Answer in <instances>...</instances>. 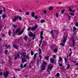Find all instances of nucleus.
Returning <instances> with one entry per match:
<instances>
[{"mask_svg":"<svg viewBox=\"0 0 78 78\" xmlns=\"http://www.w3.org/2000/svg\"><path fill=\"white\" fill-rule=\"evenodd\" d=\"M37 28V25H36L34 27H32L31 28V27H29L27 29L28 31H29L31 30V31H34V30H36Z\"/></svg>","mask_w":78,"mask_h":78,"instance_id":"obj_1","label":"nucleus"},{"mask_svg":"<svg viewBox=\"0 0 78 78\" xmlns=\"http://www.w3.org/2000/svg\"><path fill=\"white\" fill-rule=\"evenodd\" d=\"M35 36L36 35H35V34H33L31 31H30V34H29V36L30 37H33V38H32V40H34V39H35Z\"/></svg>","mask_w":78,"mask_h":78,"instance_id":"obj_2","label":"nucleus"},{"mask_svg":"<svg viewBox=\"0 0 78 78\" xmlns=\"http://www.w3.org/2000/svg\"><path fill=\"white\" fill-rule=\"evenodd\" d=\"M21 53V52H19V54H17L16 55H14V59L15 60H16L17 58H19V57H20V55Z\"/></svg>","mask_w":78,"mask_h":78,"instance_id":"obj_3","label":"nucleus"},{"mask_svg":"<svg viewBox=\"0 0 78 78\" xmlns=\"http://www.w3.org/2000/svg\"><path fill=\"white\" fill-rule=\"evenodd\" d=\"M71 41H72L73 42V47H75V40L74 39V38L73 37H71Z\"/></svg>","mask_w":78,"mask_h":78,"instance_id":"obj_4","label":"nucleus"},{"mask_svg":"<svg viewBox=\"0 0 78 78\" xmlns=\"http://www.w3.org/2000/svg\"><path fill=\"white\" fill-rule=\"evenodd\" d=\"M9 74V72L8 71H6L5 73H3V75L5 78H7L8 76V75Z\"/></svg>","mask_w":78,"mask_h":78,"instance_id":"obj_5","label":"nucleus"},{"mask_svg":"<svg viewBox=\"0 0 78 78\" xmlns=\"http://www.w3.org/2000/svg\"><path fill=\"white\" fill-rule=\"evenodd\" d=\"M53 67V66L52 64H51L50 63L49 65L48 66V69H49L52 70Z\"/></svg>","mask_w":78,"mask_h":78,"instance_id":"obj_6","label":"nucleus"},{"mask_svg":"<svg viewBox=\"0 0 78 78\" xmlns=\"http://www.w3.org/2000/svg\"><path fill=\"white\" fill-rule=\"evenodd\" d=\"M41 67V70H45V66L43 64H42Z\"/></svg>","mask_w":78,"mask_h":78,"instance_id":"obj_7","label":"nucleus"},{"mask_svg":"<svg viewBox=\"0 0 78 78\" xmlns=\"http://www.w3.org/2000/svg\"><path fill=\"white\" fill-rule=\"evenodd\" d=\"M68 9L69 10V12H75V10H73V11H72V9L70 7H68Z\"/></svg>","mask_w":78,"mask_h":78,"instance_id":"obj_8","label":"nucleus"},{"mask_svg":"<svg viewBox=\"0 0 78 78\" xmlns=\"http://www.w3.org/2000/svg\"><path fill=\"white\" fill-rule=\"evenodd\" d=\"M18 18H19V17L17 16L14 19H12L13 22H16V21L18 20Z\"/></svg>","mask_w":78,"mask_h":78,"instance_id":"obj_9","label":"nucleus"},{"mask_svg":"<svg viewBox=\"0 0 78 78\" xmlns=\"http://www.w3.org/2000/svg\"><path fill=\"white\" fill-rule=\"evenodd\" d=\"M50 33H51L52 37H53V38H54V34H53V30H51Z\"/></svg>","mask_w":78,"mask_h":78,"instance_id":"obj_10","label":"nucleus"},{"mask_svg":"<svg viewBox=\"0 0 78 78\" xmlns=\"http://www.w3.org/2000/svg\"><path fill=\"white\" fill-rule=\"evenodd\" d=\"M67 37L66 36V37L64 39L63 41H62L63 44H65V43H66V41H67Z\"/></svg>","mask_w":78,"mask_h":78,"instance_id":"obj_11","label":"nucleus"},{"mask_svg":"<svg viewBox=\"0 0 78 78\" xmlns=\"http://www.w3.org/2000/svg\"><path fill=\"white\" fill-rule=\"evenodd\" d=\"M24 31V30L23 29L22 30V31H20L18 33V35L20 36V35H21L22 34H23V32Z\"/></svg>","mask_w":78,"mask_h":78,"instance_id":"obj_12","label":"nucleus"},{"mask_svg":"<svg viewBox=\"0 0 78 78\" xmlns=\"http://www.w3.org/2000/svg\"><path fill=\"white\" fill-rule=\"evenodd\" d=\"M33 66V62L32 61H31L30 62L29 64V67H31L32 66Z\"/></svg>","mask_w":78,"mask_h":78,"instance_id":"obj_13","label":"nucleus"},{"mask_svg":"<svg viewBox=\"0 0 78 78\" xmlns=\"http://www.w3.org/2000/svg\"><path fill=\"white\" fill-rule=\"evenodd\" d=\"M21 61H22V63H23L25 62H27V60L25 59V58H22L21 59Z\"/></svg>","mask_w":78,"mask_h":78,"instance_id":"obj_14","label":"nucleus"},{"mask_svg":"<svg viewBox=\"0 0 78 78\" xmlns=\"http://www.w3.org/2000/svg\"><path fill=\"white\" fill-rule=\"evenodd\" d=\"M31 15L32 16V17H34V16H35V13L34 12H32L31 14Z\"/></svg>","mask_w":78,"mask_h":78,"instance_id":"obj_15","label":"nucleus"},{"mask_svg":"<svg viewBox=\"0 0 78 78\" xmlns=\"http://www.w3.org/2000/svg\"><path fill=\"white\" fill-rule=\"evenodd\" d=\"M50 61L51 63V64H53V63H54V60L53 59V58H51L50 59Z\"/></svg>","mask_w":78,"mask_h":78,"instance_id":"obj_16","label":"nucleus"},{"mask_svg":"<svg viewBox=\"0 0 78 78\" xmlns=\"http://www.w3.org/2000/svg\"><path fill=\"white\" fill-rule=\"evenodd\" d=\"M13 47L14 48H15V49L18 50V46L17 45H13Z\"/></svg>","mask_w":78,"mask_h":78,"instance_id":"obj_17","label":"nucleus"},{"mask_svg":"<svg viewBox=\"0 0 78 78\" xmlns=\"http://www.w3.org/2000/svg\"><path fill=\"white\" fill-rule=\"evenodd\" d=\"M73 32H74L76 30V28L75 27H73Z\"/></svg>","mask_w":78,"mask_h":78,"instance_id":"obj_18","label":"nucleus"},{"mask_svg":"<svg viewBox=\"0 0 78 78\" xmlns=\"http://www.w3.org/2000/svg\"><path fill=\"white\" fill-rule=\"evenodd\" d=\"M40 39H41V40H40V42H42V40H43V39H44V37L42 36H41Z\"/></svg>","mask_w":78,"mask_h":78,"instance_id":"obj_19","label":"nucleus"},{"mask_svg":"<svg viewBox=\"0 0 78 78\" xmlns=\"http://www.w3.org/2000/svg\"><path fill=\"white\" fill-rule=\"evenodd\" d=\"M24 39L25 40V41H27L28 38H27V35H25L24 37Z\"/></svg>","mask_w":78,"mask_h":78,"instance_id":"obj_20","label":"nucleus"},{"mask_svg":"<svg viewBox=\"0 0 78 78\" xmlns=\"http://www.w3.org/2000/svg\"><path fill=\"white\" fill-rule=\"evenodd\" d=\"M45 20H41L40 21V22L41 23H45Z\"/></svg>","mask_w":78,"mask_h":78,"instance_id":"obj_21","label":"nucleus"},{"mask_svg":"<svg viewBox=\"0 0 78 78\" xmlns=\"http://www.w3.org/2000/svg\"><path fill=\"white\" fill-rule=\"evenodd\" d=\"M58 49L57 48H55V49L54 50V51L55 53H57V52H58Z\"/></svg>","mask_w":78,"mask_h":78,"instance_id":"obj_22","label":"nucleus"},{"mask_svg":"<svg viewBox=\"0 0 78 78\" xmlns=\"http://www.w3.org/2000/svg\"><path fill=\"white\" fill-rule=\"evenodd\" d=\"M37 53H36L34 54V60L36 59V56H37Z\"/></svg>","mask_w":78,"mask_h":78,"instance_id":"obj_23","label":"nucleus"},{"mask_svg":"<svg viewBox=\"0 0 78 78\" xmlns=\"http://www.w3.org/2000/svg\"><path fill=\"white\" fill-rule=\"evenodd\" d=\"M20 30V28H18L16 30V33H18V32H19V31Z\"/></svg>","mask_w":78,"mask_h":78,"instance_id":"obj_24","label":"nucleus"},{"mask_svg":"<svg viewBox=\"0 0 78 78\" xmlns=\"http://www.w3.org/2000/svg\"><path fill=\"white\" fill-rule=\"evenodd\" d=\"M39 52L38 53V54L39 55H41L42 53V51H41V49L40 48H39Z\"/></svg>","mask_w":78,"mask_h":78,"instance_id":"obj_25","label":"nucleus"},{"mask_svg":"<svg viewBox=\"0 0 78 78\" xmlns=\"http://www.w3.org/2000/svg\"><path fill=\"white\" fill-rule=\"evenodd\" d=\"M43 65H44V66H46L47 64V63L46 62L44 61L43 62Z\"/></svg>","mask_w":78,"mask_h":78,"instance_id":"obj_26","label":"nucleus"},{"mask_svg":"<svg viewBox=\"0 0 78 78\" xmlns=\"http://www.w3.org/2000/svg\"><path fill=\"white\" fill-rule=\"evenodd\" d=\"M2 16L3 18V19H5V18L6 17V15L5 14H3L2 15Z\"/></svg>","mask_w":78,"mask_h":78,"instance_id":"obj_27","label":"nucleus"},{"mask_svg":"<svg viewBox=\"0 0 78 78\" xmlns=\"http://www.w3.org/2000/svg\"><path fill=\"white\" fill-rule=\"evenodd\" d=\"M56 76L57 77H59V76H60V74L59 73H58L56 74Z\"/></svg>","mask_w":78,"mask_h":78,"instance_id":"obj_28","label":"nucleus"},{"mask_svg":"<svg viewBox=\"0 0 78 78\" xmlns=\"http://www.w3.org/2000/svg\"><path fill=\"white\" fill-rule=\"evenodd\" d=\"M71 16H70V15H68V20H70V19H71L70 18H71Z\"/></svg>","mask_w":78,"mask_h":78,"instance_id":"obj_29","label":"nucleus"},{"mask_svg":"<svg viewBox=\"0 0 78 78\" xmlns=\"http://www.w3.org/2000/svg\"><path fill=\"white\" fill-rule=\"evenodd\" d=\"M23 57H25L26 56V52H23Z\"/></svg>","mask_w":78,"mask_h":78,"instance_id":"obj_30","label":"nucleus"},{"mask_svg":"<svg viewBox=\"0 0 78 78\" xmlns=\"http://www.w3.org/2000/svg\"><path fill=\"white\" fill-rule=\"evenodd\" d=\"M44 58L45 59H49V56H45Z\"/></svg>","mask_w":78,"mask_h":78,"instance_id":"obj_31","label":"nucleus"},{"mask_svg":"<svg viewBox=\"0 0 78 78\" xmlns=\"http://www.w3.org/2000/svg\"><path fill=\"white\" fill-rule=\"evenodd\" d=\"M17 17H18V19H19L20 20H22V17L21 16H17Z\"/></svg>","mask_w":78,"mask_h":78,"instance_id":"obj_32","label":"nucleus"},{"mask_svg":"<svg viewBox=\"0 0 78 78\" xmlns=\"http://www.w3.org/2000/svg\"><path fill=\"white\" fill-rule=\"evenodd\" d=\"M13 36H15V35H16V33H15L14 30H13Z\"/></svg>","mask_w":78,"mask_h":78,"instance_id":"obj_33","label":"nucleus"},{"mask_svg":"<svg viewBox=\"0 0 78 78\" xmlns=\"http://www.w3.org/2000/svg\"><path fill=\"white\" fill-rule=\"evenodd\" d=\"M69 68H70V64H68L67 65V68H66V69L67 70H68V69H69Z\"/></svg>","mask_w":78,"mask_h":78,"instance_id":"obj_34","label":"nucleus"},{"mask_svg":"<svg viewBox=\"0 0 78 78\" xmlns=\"http://www.w3.org/2000/svg\"><path fill=\"white\" fill-rule=\"evenodd\" d=\"M62 72H65L66 70H65V68L64 67H63L62 68Z\"/></svg>","mask_w":78,"mask_h":78,"instance_id":"obj_35","label":"nucleus"},{"mask_svg":"<svg viewBox=\"0 0 78 78\" xmlns=\"http://www.w3.org/2000/svg\"><path fill=\"white\" fill-rule=\"evenodd\" d=\"M62 57H59V61H62Z\"/></svg>","mask_w":78,"mask_h":78,"instance_id":"obj_36","label":"nucleus"},{"mask_svg":"<svg viewBox=\"0 0 78 78\" xmlns=\"http://www.w3.org/2000/svg\"><path fill=\"white\" fill-rule=\"evenodd\" d=\"M30 53H31V55L32 56H33V55L34 54V52L33 51H31Z\"/></svg>","mask_w":78,"mask_h":78,"instance_id":"obj_37","label":"nucleus"},{"mask_svg":"<svg viewBox=\"0 0 78 78\" xmlns=\"http://www.w3.org/2000/svg\"><path fill=\"white\" fill-rule=\"evenodd\" d=\"M64 59H65V62H67V58L65 57Z\"/></svg>","mask_w":78,"mask_h":78,"instance_id":"obj_38","label":"nucleus"},{"mask_svg":"<svg viewBox=\"0 0 78 78\" xmlns=\"http://www.w3.org/2000/svg\"><path fill=\"white\" fill-rule=\"evenodd\" d=\"M12 26H13V27H14L15 28H17V25H14L13 24H12Z\"/></svg>","mask_w":78,"mask_h":78,"instance_id":"obj_39","label":"nucleus"},{"mask_svg":"<svg viewBox=\"0 0 78 78\" xmlns=\"http://www.w3.org/2000/svg\"><path fill=\"white\" fill-rule=\"evenodd\" d=\"M26 58L27 59H30V56L29 55H26Z\"/></svg>","mask_w":78,"mask_h":78,"instance_id":"obj_40","label":"nucleus"},{"mask_svg":"<svg viewBox=\"0 0 78 78\" xmlns=\"http://www.w3.org/2000/svg\"><path fill=\"white\" fill-rule=\"evenodd\" d=\"M7 48H9V49H10V48H11V45L10 44H9L8 46H7Z\"/></svg>","mask_w":78,"mask_h":78,"instance_id":"obj_41","label":"nucleus"},{"mask_svg":"<svg viewBox=\"0 0 78 78\" xmlns=\"http://www.w3.org/2000/svg\"><path fill=\"white\" fill-rule=\"evenodd\" d=\"M58 63L60 67H62V65L61 64V63H59V62H58Z\"/></svg>","mask_w":78,"mask_h":78,"instance_id":"obj_42","label":"nucleus"},{"mask_svg":"<svg viewBox=\"0 0 78 78\" xmlns=\"http://www.w3.org/2000/svg\"><path fill=\"white\" fill-rule=\"evenodd\" d=\"M37 66L38 67H39V61L38 60L37 61Z\"/></svg>","mask_w":78,"mask_h":78,"instance_id":"obj_43","label":"nucleus"},{"mask_svg":"<svg viewBox=\"0 0 78 78\" xmlns=\"http://www.w3.org/2000/svg\"><path fill=\"white\" fill-rule=\"evenodd\" d=\"M20 67L22 69H23V64H20Z\"/></svg>","mask_w":78,"mask_h":78,"instance_id":"obj_44","label":"nucleus"},{"mask_svg":"<svg viewBox=\"0 0 78 78\" xmlns=\"http://www.w3.org/2000/svg\"><path fill=\"white\" fill-rule=\"evenodd\" d=\"M53 10V8L51 7L50 8H49V10L50 11H52Z\"/></svg>","mask_w":78,"mask_h":78,"instance_id":"obj_45","label":"nucleus"},{"mask_svg":"<svg viewBox=\"0 0 78 78\" xmlns=\"http://www.w3.org/2000/svg\"><path fill=\"white\" fill-rule=\"evenodd\" d=\"M9 35L10 36H11V30H9Z\"/></svg>","mask_w":78,"mask_h":78,"instance_id":"obj_46","label":"nucleus"},{"mask_svg":"<svg viewBox=\"0 0 78 78\" xmlns=\"http://www.w3.org/2000/svg\"><path fill=\"white\" fill-rule=\"evenodd\" d=\"M8 50H6L5 51V55H7L8 54Z\"/></svg>","mask_w":78,"mask_h":78,"instance_id":"obj_47","label":"nucleus"},{"mask_svg":"<svg viewBox=\"0 0 78 78\" xmlns=\"http://www.w3.org/2000/svg\"><path fill=\"white\" fill-rule=\"evenodd\" d=\"M64 11H65V10L63 9L62 11V14H64Z\"/></svg>","mask_w":78,"mask_h":78,"instance_id":"obj_48","label":"nucleus"},{"mask_svg":"<svg viewBox=\"0 0 78 78\" xmlns=\"http://www.w3.org/2000/svg\"><path fill=\"white\" fill-rule=\"evenodd\" d=\"M75 25L76 27H78V23H75Z\"/></svg>","mask_w":78,"mask_h":78,"instance_id":"obj_49","label":"nucleus"},{"mask_svg":"<svg viewBox=\"0 0 78 78\" xmlns=\"http://www.w3.org/2000/svg\"><path fill=\"white\" fill-rule=\"evenodd\" d=\"M51 69H49L48 68V69H47V72H50V70H51Z\"/></svg>","mask_w":78,"mask_h":78,"instance_id":"obj_50","label":"nucleus"},{"mask_svg":"<svg viewBox=\"0 0 78 78\" xmlns=\"http://www.w3.org/2000/svg\"><path fill=\"white\" fill-rule=\"evenodd\" d=\"M43 34V31H42L40 33V36H42Z\"/></svg>","mask_w":78,"mask_h":78,"instance_id":"obj_51","label":"nucleus"},{"mask_svg":"<svg viewBox=\"0 0 78 78\" xmlns=\"http://www.w3.org/2000/svg\"><path fill=\"white\" fill-rule=\"evenodd\" d=\"M39 57L40 58V59H42V56H41V55H39Z\"/></svg>","mask_w":78,"mask_h":78,"instance_id":"obj_52","label":"nucleus"},{"mask_svg":"<svg viewBox=\"0 0 78 78\" xmlns=\"http://www.w3.org/2000/svg\"><path fill=\"white\" fill-rule=\"evenodd\" d=\"M3 12V10H0V14H2V13Z\"/></svg>","mask_w":78,"mask_h":78,"instance_id":"obj_53","label":"nucleus"},{"mask_svg":"<svg viewBox=\"0 0 78 78\" xmlns=\"http://www.w3.org/2000/svg\"><path fill=\"white\" fill-rule=\"evenodd\" d=\"M27 63L23 65V67H27Z\"/></svg>","mask_w":78,"mask_h":78,"instance_id":"obj_54","label":"nucleus"},{"mask_svg":"<svg viewBox=\"0 0 78 78\" xmlns=\"http://www.w3.org/2000/svg\"><path fill=\"white\" fill-rule=\"evenodd\" d=\"M35 19H36V20H37V19L38 18V17H37V16H35Z\"/></svg>","mask_w":78,"mask_h":78,"instance_id":"obj_55","label":"nucleus"},{"mask_svg":"<svg viewBox=\"0 0 78 78\" xmlns=\"http://www.w3.org/2000/svg\"><path fill=\"white\" fill-rule=\"evenodd\" d=\"M8 44H6L5 45L4 47H5L7 48V49H8Z\"/></svg>","mask_w":78,"mask_h":78,"instance_id":"obj_56","label":"nucleus"},{"mask_svg":"<svg viewBox=\"0 0 78 78\" xmlns=\"http://www.w3.org/2000/svg\"><path fill=\"white\" fill-rule=\"evenodd\" d=\"M21 70H22V69H21L20 68L18 69H17V71L19 72L20 71H21Z\"/></svg>","mask_w":78,"mask_h":78,"instance_id":"obj_57","label":"nucleus"},{"mask_svg":"<svg viewBox=\"0 0 78 78\" xmlns=\"http://www.w3.org/2000/svg\"><path fill=\"white\" fill-rule=\"evenodd\" d=\"M42 42L40 41V43L39 44V46L40 47H41V44H42Z\"/></svg>","mask_w":78,"mask_h":78,"instance_id":"obj_58","label":"nucleus"},{"mask_svg":"<svg viewBox=\"0 0 78 78\" xmlns=\"http://www.w3.org/2000/svg\"><path fill=\"white\" fill-rule=\"evenodd\" d=\"M65 44H64V43H63V44L61 43V45L63 47H64V46Z\"/></svg>","mask_w":78,"mask_h":78,"instance_id":"obj_59","label":"nucleus"},{"mask_svg":"<svg viewBox=\"0 0 78 78\" xmlns=\"http://www.w3.org/2000/svg\"><path fill=\"white\" fill-rule=\"evenodd\" d=\"M44 14H47V11H46V10H44Z\"/></svg>","mask_w":78,"mask_h":78,"instance_id":"obj_60","label":"nucleus"},{"mask_svg":"<svg viewBox=\"0 0 78 78\" xmlns=\"http://www.w3.org/2000/svg\"><path fill=\"white\" fill-rule=\"evenodd\" d=\"M2 37H5V34H2Z\"/></svg>","mask_w":78,"mask_h":78,"instance_id":"obj_61","label":"nucleus"},{"mask_svg":"<svg viewBox=\"0 0 78 78\" xmlns=\"http://www.w3.org/2000/svg\"><path fill=\"white\" fill-rule=\"evenodd\" d=\"M56 17H58V13H56Z\"/></svg>","mask_w":78,"mask_h":78,"instance_id":"obj_62","label":"nucleus"},{"mask_svg":"<svg viewBox=\"0 0 78 78\" xmlns=\"http://www.w3.org/2000/svg\"><path fill=\"white\" fill-rule=\"evenodd\" d=\"M53 58L55 59L56 58V55H53Z\"/></svg>","mask_w":78,"mask_h":78,"instance_id":"obj_63","label":"nucleus"},{"mask_svg":"<svg viewBox=\"0 0 78 78\" xmlns=\"http://www.w3.org/2000/svg\"><path fill=\"white\" fill-rule=\"evenodd\" d=\"M73 35L75 36L76 34L75 32H74V33L73 34Z\"/></svg>","mask_w":78,"mask_h":78,"instance_id":"obj_64","label":"nucleus"}]
</instances>
